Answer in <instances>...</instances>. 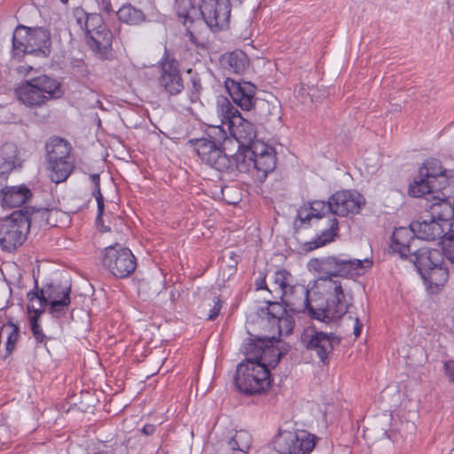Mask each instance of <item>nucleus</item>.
<instances>
[{
    "instance_id": "e433bc0d",
    "label": "nucleus",
    "mask_w": 454,
    "mask_h": 454,
    "mask_svg": "<svg viewBox=\"0 0 454 454\" xmlns=\"http://www.w3.org/2000/svg\"><path fill=\"white\" fill-rule=\"evenodd\" d=\"M117 17L121 22L129 25H138L145 20L144 13L131 4L121 6L117 12Z\"/></svg>"
},
{
    "instance_id": "a211bd4d",
    "label": "nucleus",
    "mask_w": 454,
    "mask_h": 454,
    "mask_svg": "<svg viewBox=\"0 0 454 454\" xmlns=\"http://www.w3.org/2000/svg\"><path fill=\"white\" fill-rule=\"evenodd\" d=\"M330 211L340 216L359 213L364 198L357 192L340 191L331 196Z\"/></svg>"
},
{
    "instance_id": "4c0bfd02",
    "label": "nucleus",
    "mask_w": 454,
    "mask_h": 454,
    "mask_svg": "<svg viewBox=\"0 0 454 454\" xmlns=\"http://www.w3.org/2000/svg\"><path fill=\"white\" fill-rule=\"evenodd\" d=\"M40 317H41L28 316L29 327L36 343L46 345L49 338L43 333V327L39 322Z\"/></svg>"
},
{
    "instance_id": "de8ad7c7",
    "label": "nucleus",
    "mask_w": 454,
    "mask_h": 454,
    "mask_svg": "<svg viewBox=\"0 0 454 454\" xmlns=\"http://www.w3.org/2000/svg\"><path fill=\"white\" fill-rule=\"evenodd\" d=\"M141 431L146 435H152L155 432V427L151 424H146L142 427Z\"/></svg>"
},
{
    "instance_id": "dca6fc26",
    "label": "nucleus",
    "mask_w": 454,
    "mask_h": 454,
    "mask_svg": "<svg viewBox=\"0 0 454 454\" xmlns=\"http://www.w3.org/2000/svg\"><path fill=\"white\" fill-rule=\"evenodd\" d=\"M70 291V286L60 284L50 283L42 287V294L49 305V313L53 317L60 318L67 313L71 303Z\"/></svg>"
},
{
    "instance_id": "aec40b11",
    "label": "nucleus",
    "mask_w": 454,
    "mask_h": 454,
    "mask_svg": "<svg viewBox=\"0 0 454 454\" xmlns=\"http://www.w3.org/2000/svg\"><path fill=\"white\" fill-rule=\"evenodd\" d=\"M415 233L411 225L409 227L395 228L389 248L391 253L397 254L402 259H407L411 254V250L416 247Z\"/></svg>"
},
{
    "instance_id": "5fc2aeb1",
    "label": "nucleus",
    "mask_w": 454,
    "mask_h": 454,
    "mask_svg": "<svg viewBox=\"0 0 454 454\" xmlns=\"http://www.w3.org/2000/svg\"><path fill=\"white\" fill-rule=\"evenodd\" d=\"M63 4H67L68 0H60Z\"/></svg>"
},
{
    "instance_id": "cd10ccee",
    "label": "nucleus",
    "mask_w": 454,
    "mask_h": 454,
    "mask_svg": "<svg viewBox=\"0 0 454 454\" xmlns=\"http://www.w3.org/2000/svg\"><path fill=\"white\" fill-rule=\"evenodd\" d=\"M425 283L433 292L442 286L449 277V272L446 267L443 266V262L437 263L435 266L431 267L422 274H420Z\"/></svg>"
},
{
    "instance_id": "8fccbe9b",
    "label": "nucleus",
    "mask_w": 454,
    "mask_h": 454,
    "mask_svg": "<svg viewBox=\"0 0 454 454\" xmlns=\"http://www.w3.org/2000/svg\"><path fill=\"white\" fill-rule=\"evenodd\" d=\"M186 34L189 35L190 40L192 42H193L195 37H194V35L192 34V30H191V28L189 27L186 29Z\"/></svg>"
},
{
    "instance_id": "ea45409f",
    "label": "nucleus",
    "mask_w": 454,
    "mask_h": 454,
    "mask_svg": "<svg viewBox=\"0 0 454 454\" xmlns=\"http://www.w3.org/2000/svg\"><path fill=\"white\" fill-rule=\"evenodd\" d=\"M201 89L200 79L197 76H192L191 78V86L188 88L189 98L192 103L200 101Z\"/></svg>"
},
{
    "instance_id": "0eeeda50",
    "label": "nucleus",
    "mask_w": 454,
    "mask_h": 454,
    "mask_svg": "<svg viewBox=\"0 0 454 454\" xmlns=\"http://www.w3.org/2000/svg\"><path fill=\"white\" fill-rule=\"evenodd\" d=\"M216 113L222 125L225 126L231 136L239 144L238 149L250 146L256 137L254 125L242 117L237 107L224 97L217 99Z\"/></svg>"
},
{
    "instance_id": "3c124183",
    "label": "nucleus",
    "mask_w": 454,
    "mask_h": 454,
    "mask_svg": "<svg viewBox=\"0 0 454 454\" xmlns=\"http://www.w3.org/2000/svg\"><path fill=\"white\" fill-rule=\"evenodd\" d=\"M448 4H449L450 8H451V7L454 8V0H448Z\"/></svg>"
},
{
    "instance_id": "f8f14e48",
    "label": "nucleus",
    "mask_w": 454,
    "mask_h": 454,
    "mask_svg": "<svg viewBox=\"0 0 454 454\" xmlns=\"http://www.w3.org/2000/svg\"><path fill=\"white\" fill-rule=\"evenodd\" d=\"M101 262L106 270L119 278L129 277L137 268L131 250L120 244L106 247L102 252Z\"/></svg>"
},
{
    "instance_id": "6e6552de",
    "label": "nucleus",
    "mask_w": 454,
    "mask_h": 454,
    "mask_svg": "<svg viewBox=\"0 0 454 454\" xmlns=\"http://www.w3.org/2000/svg\"><path fill=\"white\" fill-rule=\"evenodd\" d=\"M325 306L316 308L311 304L309 290L301 284H296L286 295L281 298L283 303L294 313H306L312 319L330 324L342 317L344 313L330 311V298L325 297Z\"/></svg>"
},
{
    "instance_id": "a878e982",
    "label": "nucleus",
    "mask_w": 454,
    "mask_h": 454,
    "mask_svg": "<svg viewBox=\"0 0 454 454\" xmlns=\"http://www.w3.org/2000/svg\"><path fill=\"white\" fill-rule=\"evenodd\" d=\"M1 192L3 207L10 208L22 206L32 196L30 189L25 184L6 186Z\"/></svg>"
},
{
    "instance_id": "1a4fd4ad",
    "label": "nucleus",
    "mask_w": 454,
    "mask_h": 454,
    "mask_svg": "<svg viewBox=\"0 0 454 454\" xmlns=\"http://www.w3.org/2000/svg\"><path fill=\"white\" fill-rule=\"evenodd\" d=\"M50 177L59 184L67 180L73 171L74 164L70 153L71 145L60 137H51L45 145Z\"/></svg>"
},
{
    "instance_id": "72a5a7b5",
    "label": "nucleus",
    "mask_w": 454,
    "mask_h": 454,
    "mask_svg": "<svg viewBox=\"0 0 454 454\" xmlns=\"http://www.w3.org/2000/svg\"><path fill=\"white\" fill-rule=\"evenodd\" d=\"M443 190H438L437 185L425 176L419 175V178L415 179L410 184L409 193L413 197H423L427 194L442 192Z\"/></svg>"
},
{
    "instance_id": "412c9836",
    "label": "nucleus",
    "mask_w": 454,
    "mask_h": 454,
    "mask_svg": "<svg viewBox=\"0 0 454 454\" xmlns=\"http://www.w3.org/2000/svg\"><path fill=\"white\" fill-rule=\"evenodd\" d=\"M415 233L416 239L423 240H435L441 239L443 234L449 231L444 229L437 221H434L428 215L427 218H422L411 223Z\"/></svg>"
},
{
    "instance_id": "9b49d317",
    "label": "nucleus",
    "mask_w": 454,
    "mask_h": 454,
    "mask_svg": "<svg viewBox=\"0 0 454 454\" xmlns=\"http://www.w3.org/2000/svg\"><path fill=\"white\" fill-rule=\"evenodd\" d=\"M30 230L27 212L17 210L0 223V247L4 251L12 252L20 247Z\"/></svg>"
},
{
    "instance_id": "2eb2a0df",
    "label": "nucleus",
    "mask_w": 454,
    "mask_h": 454,
    "mask_svg": "<svg viewBox=\"0 0 454 454\" xmlns=\"http://www.w3.org/2000/svg\"><path fill=\"white\" fill-rule=\"evenodd\" d=\"M159 66L160 67L158 78L160 87L171 96L181 93L184 90V82L178 62L165 52L159 61Z\"/></svg>"
},
{
    "instance_id": "c85d7f7f",
    "label": "nucleus",
    "mask_w": 454,
    "mask_h": 454,
    "mask_svg": "<svg viewBox=\"0 0 454 454\" xmlns=\"http://www.w3.org/2000/svg\"><path fill=\"white\" fill-rule=\"evenodd\" d=\"M74 15L78 25L85 31L86 37L94 31L100 30L106 26L102 16L98 13L88 14L82 10H78Z\"/></svg>"
},
{
    "instance_id": "f704fd0d",
    "label": "nucleus",
    "mask_w": 454,
    "mask_h": 454,
    "mask_svg": "<svg viewBox=\"0 0 454 454\" xmlns=\"http://www.w3.org/2000/svg\"><path fill=\"white\" fill-rule=\"evenodd\" d=\"M251 443L252 435L247 430L236 431L229 441V446L233 450L232 454H247Z\"/></svg>"
},
{
    "instance_id": "c9c22d12",
    "label": "nucleus",
    "mask_w": 454,
    "mask_h": 454,
    "mask_svg": "<svg viewBox=\"0 0 454 454\" xmlns=\"http://www.w3.org/2000/svg\"><path fill=\"white\" fill-rule=\"evenodd\" d=\"M338 230V221L336 218L331 219L330 225L324 230L320 235L308 243V249L313 250L321 247L333 240Z\"/></svg>"
},
{
    "instance_id": "864d4df0",
    "label": "nucleus",
    "mask_w": 454,
    "mask_h": 454,
    "mask_svg": "<svg viewBox=\"0 0 454 454\" xmlns=\"http://www.w3.org/2000/svg\"><path fill=\"white\" fill-rule=\"evenodd\" d=\"M110 231V228L109 227H106L103 231Z\"/></svg>"
},
{
    "instance_id": "79ce46f5",
    "label": "nucleus",
    "mask_w": 454,
    "mask_h": 454,
    "mask_svg": "<svg viewBox=\"0 0 454 454\" xmlns=\"http://www.w3.org/2000/svg\"><path fill=\"white\" fill-rule=\"evenodd\" d=\"M254 286L256 290H267L270 293L272 292L267 286L266 274L264 272H259V275L254 281Z\"/></svg>"
},
{
    "instance_id": "f03ea898",
    "label": "nucleus",
    "mask_w": 454,
    "mask_h": 454,
    "mask_svg": "<svg viewBox=\"0 0 454 454\" xmlns=\"http://www.w3.org/2000/svg\"><path fill=\"white\" fill-rule=\"evenodd\" d=\"M280 360V353L273 346H265L254 357L240 363L236 371L235 385L240 393L247 395L265 393L271 386L270 367Z\"/></svg>"
},
{
    "instance_id": "ddd939ff",
    "label": "nucleus",
    "mask_w": 454,
    "mask_h": 454,
    "mask_svg": "<svg viewBox=\"0 0 454 454\" xmlns=\"http://www.w3.org/2000/svg\"><path fill=\"white\" fill-rule=\"evenodd\" d=\"M302 345L310 351H314L323 364H328L329 356L334 346L340 342V339L333 333L317 330L315 326L306 327L301 335Z\"/></svg>"
},
{
    "instance_id": "393cba45",
    "label": "nucleus",
    "mask_w": 454,
    "mask_h": 454,
    "mask_svg": "<svg viewBox=\"0 0 454 454\" xmlns=\"http://www.w3.org/2000/svg\"><path fill=\"white\" fill-rule=\"evenodd\" d=\"M411 254H413L414 257L412 262L419 274H422L437 263L443 262L442 254L438 249L420 247L411 252Z\"/></svg>"
},
{
    "instance_id": "37998d69",
    "label": "nucleus",
    "mask_w": 454,
    "mask_h": 454,
    "mask_svg": "<svg viewBox=\"0 0 454 454\" xmlns=\"http://www.w3.org/2000/svg\"><path fill=\"white\" fill-rule=\"evenodd\" d=\"M348 319L353 323V333L355 337H359L363 329V324L360 322L359 317L357 316L352 317L349 315Z\"/></svg>"
},
{
    "instance_id": "4be33fe9",
    "label": "nucleus",
    "mask_w": 454,
    "mask_h": 454,
    "mask_svg": "<svg viewBox=\"0 0 454 454\" xmlns=\"http://www.w3.org/2000/svg\"><path fill=\"white\" fill-rule=\"evenodd\" d=\"M419 175L434 183L438 190H445L449 186L448 170L442 168L438 160L430 159L426 160L419 168Z\"/></svg>"
},
{
    "instance_id": "5701e85b",
    "label": "nucleus",
    "mask_w": 454,
    "mask_h": 454,
    "mask_svg": "<svg viewBox=\"0 0 454 454\" xmlns=\"http://www.w3.org/2000/svg\"><path fill=\"white\" fill-rule=\"evenodd\" d=\"M20 165L18 146L14 143H5L0 147V184L7 176Z\"/></svg>"
},
{
    "instance_id": "a19ab883",
    "label": "nucleus",
    "mask_w": 454,
    "mask_h": 454,
    "mask_svg": "<svg viewBox=\"0 0 454 454\" xmlns=\"http://www.w3.org/2000/svg\"><path fill=\"white\" fill-rule=\"evenodd\" d=\"M214 305L210 309L209 313L207 315V319L210 321H214L219 315L222 309V301L218 296H215L213 299Z\"/></svg>"
},
{
    "instance_id": "c756f323",
    "label": "nucleus",
    "mask_w": 454,
    "mask_h": 454,
    "mask_svg": "<svg viewBox=\"0 0 454 454\" xmlns=\"http://www.w3.org/2000/svg\"><path fill=\"white\" fill-rule=\"evenodd\" d=\"M274 292L281 299L283 296L296 286L294 284V276L286 270L281 269L274 272L271 277Z\"/></svg>"
},
{
    "instance_id": "58836bf2",
    "label": "nucleus",
    "mask_w": 454,
    "mask_h": 454,
    "mask_svg": "<svg viewBox=\"0 0 454 454\" xmlns=\"http://www.w3.org/2000/svg\"><path fill=\"white\" fill-rule=\"evenodd\" d=\"M442 254L446 259L454 262V234H443L441 238Z\"/></svg>"
},
{
    "instance_id": "20e7f679",
    "label": "nucleus",
    "mask_w": 454,
    "mask_h": 454,
    "mask_svg": "<svg viewBox=\"0 0 454 454\" xmlns=\"http://www.w3.org/2000/svg\"><path fill=\"white\" fill-rule=\"evenodd\" d=\"M275 168V149L260 140H256L250 146H243L236 152L235 168L240 172L254 171L260 182L264 181Z\"/></svg>"
},
{
    "instance_id": "a18cd8bd",
    "label": "nucleus",
    "mask_w": 454,
    "mask_h": 454,
    "mask_svg": "<svg viewBox=\"0 0 454 454\" xmlns=\"http://www.w3.org/2000/svg\"><path fill=\"white\" fill-rule=\"evenodd\" d=\"M95 199L98 204V216L97 222L99 221L103 213H104V199L100 192H98V194H95Z\"/></svg>"
},
{
    "instance_id": "6ab92c4d",
    "label": "nucleus",
    "mask_w": 454,
    "mask_h": 454,
    "mask_svg": "<svg viewBox=\"0 0 454 454\" xmlns=\"http://www.w3.org/2000/svg\"><path fill=\"white\" fill-rule=\"evenodd\" d=\"M268 321L271 325L274 333L271 339H276V333L278 338L290 334L294 326L293 316L287 314L286 309L278 301L270 302L268 307Z\"/></svg>"
},
{
    "instance_id": "9d476101",
    "label": "nucleus",
    "mask_w": 454,
    "mask_h": 454,
    "mask_svg": "<svg viewBox=\"0 0 454 454\" xmlns=\"http://www.w3.org/2000/svg\"><path fill=\"white\" fill-rule=\"evenodd\" d=\"M190 145L202 162L218 171H230L235 168L236 153L227 155L221 144L211 137L190 139Z\"/></svg>"
},
{
    "instance_id": "7c9ffc66",
    "label": "nucleus",
    "mask_w": 454,
    "mask_h": 454,
    "mask_svg": "<svg viewBox=\"0 0 454 454\" xmlns=\"http://www.w3.org/2000/svg\"><path fill=\"white\" fill-rule=\"evenodd\" d=\"M225 67L235 74H243L249 67L247 54L239 50L233 51L223 58Z\"/></svg>"
},
{
    "instance_id": "f3484780",
    "label": "nucleus",
    "mask_w": 454,
    "mask_h": 454,
    "mask_svg": "<svg viewBox=\"0 0 454 454\" xmlns=\"http://www.w3.org/2000/svg\"><path fill=\"white\" fill-rule=\"evenodd\" d=\"M225 89L234 104L243 111H250L255 106L256 87L250 82L236 81L227 78L224 81Z\"/></svg>"
},
{
    "instance_id": "4468645a",
    "label": "nucleus",
    "mask_w": 454,
    "mask_h": 454,
    "mask_svg": "<svg viewBox=\"0 0 454 454\" xmlns=\"http://www.w3.org/2000/svg\"><path fill=\"white\" fill-rule=\"evenodd\" d=\"M274 443L279 454H309L315 447L316 437L305 430H285L279 432Z\"/></svg>"
},
{
    "instance_id": "49530a36",
    "label": "nucleus",
    "mask_w": 454,
    "mask_h": 454,
    "mask_svg": "<svg viewBox=\"0 0 454 454\" xmlns=\"http://www.w3.org/2000/svg\"><path fill=\"white\" fill-rule=\"evenodd\" d=\"M91 183L94 185V191L92 192L93 196L98 194V192H100V177L98 174H92L90 176Z\"/></svg>"
},
{
    "instance_id": "09e8293b",
    "label": "nucleus",
    "mask_w": 454,
    "mask_h": 454,
    "mask_svg": "<svg viewBox=\"0 0 454 454\" xmlns=\"http://www.w3.org/2000/svg\"><path fill=\"white\" fill-rule=\"evenodd\" d=\"M102 10L105 11L106 12L109 13L111 12H113V9H112V6H111V4L109 2H103L102 3V6H101Z\"/></svg>"
},
{
    "instance_id": "bb28decb",
    "label": "nucleus",
    "mask_w": 454,
    "mask_h": 454,
    "mask_svg": "<svg viewBox=\"0 0 454 454\" xmlns=\"http://www.w3.org/2000/svg\"><path fill=\"white\" fill-rule=\"evenodd\" d=\"M330 211V200L325 202L324 200H314L309 205L301 207L297 213L298 218L301 223L310 221L312 218L320 219Z\"/></svg>"
},
{
    "instance_id": "7ed1b4c3",
    "label": "nucleus",
    "mask_w": 454,
    "mask_h": 454,
    "mask_svg": "<svg viewBox=\"0 0 454 454\" xmlns=\"http://www.w3.org/2000/svg\"><path fill=\"white\" fill-rule=\"evenodd\" d=\"M175 1L176 14L184 26L202 18L213 32L228 27L231 10L230 0H200V8L192 0Z\"/></svg>"
},
{
    "instance_id": "423d86ee",
    "label": "nucleus",
    "mask_w": 454,
    "mask_h": 454,
    "mask_svg": "<svg viewBox=\"0 0 454 454\" xmlns=\"http://www.w3.org/2000/svg\"><path fill=\"white\" fill-rule=\"evenodd\" d=\"M12 58L20 61L26 55L48 57L51 51V33L44 27L19 26L12 38Z\"/></svg>"
},
{
    "instance_id": "f257e3e1",
    "label": "nucleus",
    "mask_w": 454,
    "mask_h": 454,
    "mask_svg": "<svg viewBox=\"0 0 454 454\" xmlns=\"http://www.w3.org/2000/svg\"><path fill=\"white\" fill-rule=\"evenodd\" d=\"M372 259L368 257L360 260L329 255L311 259L308 266L309 270L320 275L315 286L323 297L330 298V311L346 314L351 303L347 300L341 282L335 278H352L362 276L372 267Z\"/></svg>"
},
{
    "instance_id": "b1692460",
    "label": "nucleus",
    "mask_w": 454,
    "mask_h": 454,
    "mask_svg": "<svg viewBox=\"0 0 454 454\" xmlns=\"http://www.w3.org/2000/svg\"><path fill=\"white\" fill-rule=\"evenodd\" d=\"M90 48L101 59H106L112 49L113 34L106 26L86 37Z\"/></svg>"
},
{
    "instance_id": "473e14b6",
    "label": "nucleus",
    "mask_w": 454,
    "mask_h": 454,
    "mask_svg": "<svg viewBox=\"0 0 454 454\" xmlns=\"http://www.w3.org/2000/svg\"><path fill=\"white\" fill-rule=\"evenodd\" d=\"M20 337V327L16 324L8 321L3 325L0 330V340L5 339V350L7 355H11L15 349Z\"/></svg>"
},
{
    "instance_id": "603ef678",
    "label": "nucleus",
    "mask_w": 454,
    "mask_h": 454,
    "mask_svg": "<svg viewBox=\"0 0 454 454\" xmlns=\"http://www.w3.org/2000/svg\"><path fill=\"white\" fill-rule=\"evenodd\" d=\"M24 68H25L26 73H28L30 70H32V67H30V66H27L26 67H24Z\"/></svg>"
},
{
    "instance_id": "39448f33",
    "label": "nucleus",
    "mask_w": 454,
    "mask_h": 454,
    "mask_svg": "<svg viewBox=\"0 0 454 454\" xmlns=\"http://www.w3.org/2000/svg\"><path fill=\"white\" fill-rule=\"evenodd\" d=\"M15 95L27 107L37 108L46 105L50 99L60 98L64 90L58 80L42 74L20 82L15 89Z\"/></svg>"
},
{
    "instance_id": "c03bdc74",
    "label": "nucleus",
    "mask_w": 454,
    "mask_h": 454,
    "mask_svg": "<svg viewBox=\"0 0 454 454\" xmlns=\"http://www.w3.org/2000/svg\"><path fill=\"white\" fill-rule=\"evenodd\" d=\"M445 374L450 381L454 384V360L445 361L443 364Z\"/></svg>"
},
{
    "instance_id": "2f4dec72",
    "label": "nucleus",
    "mask_w": 454,
    "mask_h": 454,
    "mask_svg": "<svg viewBox=\"0 0 454 454\" xmlns=\"http://www.w3.org/2000/svg\"><path fill=\"white\" fill-rule=\"evenodd\" d=\"M27 297L28 300L27 306L28 316L41 317L48 303L44 294H42V288L38 289L37 281H35V289L29 291Z\"/></svg>"
}]
</instances>
